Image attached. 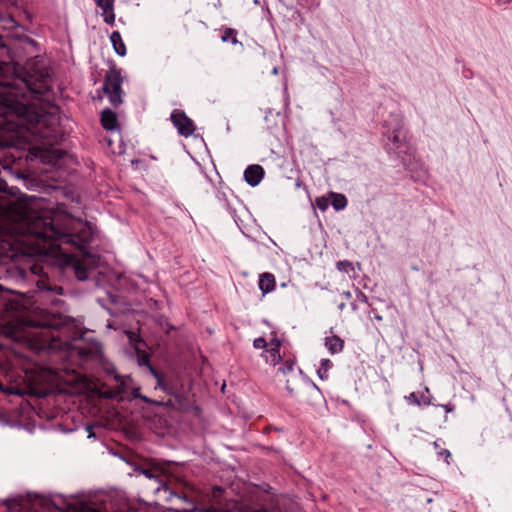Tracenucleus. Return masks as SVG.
Instances as JSON below:
<instances>
[{"label": "nucleus", "mask_w": 512, "mask_h": 512, "mask_svg": "<svg viewBox=\"0 0 512 512\" xmlns=\"http://www.w3.org/2000/svg\"><path fill=\"white\" fill-rule=\"evenodd\" d=\"M381 144L385 152L396 159L411 155L416 148L412 143V134L405 126L401 113H390L381 122Z\"/></svg>", "instance_id": "nucleus-1"}, {"label": "nucleus", "mask_w": 512, "mask_h": 512, "mask_svg": "<svg viewBox=\"0 0 512 512\" xmlns=\"http://www.w3.org/2000/svg\"><path fill=\"white\" fill-rule=\"evenodd\" d=\"M21 303L18 300H4L0 303V326L9 334L26 333L29 328L57 329L59 323L54 320H35L20 316Z\"/></svg>", "instance_id": "nucleus-2"}, {"label": "nucleus", "mask_w": 512, "mask_h": 512, "mask_svg": "<svg viewBox=\"0 0 512 512\" xmlns=\"http://www.w3.org/2000/svg\"><path fill=\"white\" fill-rule=\"evenodd\" d=\"M410 179L415 183L426 185L430 179V173L427 165L417 155V149L414 148L411 155L399 159Z\"/></svg>", "instance_id": "nucleus-3"}, {"label": "nucleus", "mask_w": 512, "mask_h": 512, "mask_svg": "<svg viewBox=\"0 0 512 512\" xmlns=\"http://www.w3.org/2000/svg\"><path fill=\"white\" fill-rule=\"evenodd\" d=\"M123 78L121 76V70L116 66L110 67L109 71L105 75L103 91L108 96L110 103L114 107H118L122 104V89Z\"/></svg>", "instance_id": "nucleus-4"}, {"label": "nucleus", "mask_w": 512, "mask_h": 512, "mask_svg": "<svg viewBox=\"0 0 512 512\" xmlns=\"http://www.w3.org/2000/svg\"><path fill=\"white\" fill-rule=\"evenodd\" d=\"M170 119L181 136L189 137L194 133L195 125L183 110L174 109Z\"/></svg>", "instance_id": "nucleus-5"}, {"label": "nucleus", "mask_w": 512, "mask_h": 512, "mask_svg": "<svg viewBox=\"0 0 512 512\" xmlns=\"http://www.w3.org/2000/svg\"><path fill=\"white\" fill-rule=\"evenodd\" d=\"M264 169L261 165H249L244 171L245 181L252 187L257 186L264 177Z\"/></svg>", "instance_id": "nucleus-6"}, {"label": "nucleus", "mask_w": 512, "mask_h": 512, "mask_svg": "<svg viewBox=\"0 0 512 512\" xmlns=\"http://www.w3.org/2000/svg\"><path fill=\"white\" fill-rule=\"evenodd\" d=\"M97 6L102 10L103 21L106 24L114 25L115 23V12L114 4L115 0H97Z\"/></svg>", "instance_id": "nucleus-7"}, {"label": "nucleus", "mask_w": 512, "mask_h": 512, "mask_svg": "<svg viewBox=\"0 0 512 512\" xmlns=\"http://www.w3.org/2000/svg\"><path fill=\"white\" fill-rule=\"evenodd\" d=\"M100 122L105 130L113 131L118 127L117 114L113 110L106 108L101 112Z\"/></svg>", "instance_id": "nucleus-8"}, {"label": "nucleus", "mask_w": 512, "mask_h": 512, "mask_svg": "<svg viewBox=\"0 0 512 512\" xmlns=\"http://www.w3.org/2000/svg\"><path fill=\"white\" fill-rule=\"evenodd\" d=\"M275 286V276L272 273L265 272L260 275L259 289L262 291L263 294L272 292L275 289Z\"/></svg>", "instance_id": "nucleus-9"}, {"label": "nucleus", "mask_w": 512, "mask_h": 512, "mask_svg": "<svg viewBox=\"0 0 512 512\" xmlns=\"http://www.w3.org/2000/svg\"><path fill=\"white\" fill-rule=\"evenodd\" d=\"M110 41H111L113 49L117 55H119L121 57L126 55V53H127L126 45H125L119 31H113L111 33Z\"/></svg>", "instance_id": "nucleus-10"}, {"label": "nucleus", "mask_w": 512, "mask_h": 512, "mask_svg": "<svg viewBox=\"0 0 512 512\" xmlns=\"http://www.w3.org/2000/svg\"><path fill=\"white\" fill-rule=\"evenodd\" d=\"M325 345L330 353L335 354L343 349L344 342L340 337L333 335L325 338Z\"/></svg>", "instance_id": "nucleus-11"}, {"label": "nucleus", "mask_w": 512, "mask_h": 512, "mask_svg": "<svg viewBox=\"0 0 512 512\" xmlns=\"http://www.w3.org/2000/svg\"><path fill=\"white\" fill-rule=\"evenodd\" d=\"M347 198L345 195L335 192H330V204L336 211L343 210L347 206Z\"/></svg>", "instance_id": "nucleus-12"}, {"label": "nucleus", "mask_w": 512, "mask_h": 512, "mask_svg": "<svg viewBox=\"0 0 512 512\" xmlns=\"http://www.w3.org/2000/svg\"><path fill=\"white\" fill-rule=\"evenodd\" d=\"M221 40L222 42H230L232 45L243 47V43L237 39V30L234 28H224Z\"/></svg>", "instance_id": "nucleus-13"}, {"label": "nucleus", "mask_w": 512, "mask_h": 512, "mask_svg": "<svg viewBox=\"0 0 512 512\" xmlns=\"http://www.w3.org/2000/svg\"><path fill=\"white\" fill-rule=\"evenodd\" d=\"M64 512H107L101 508L82 503L80 506L68 505Z\"/></svg>", "instance_id": "nucleus-14"}, {"label": "nucleus", "mask_w": 512, "mask_h": 512, "mask_svg": "<svg viewBox=\"0 0 512 512\" xmlns=\"http://www.w3.org/2000/svg\"><path fill=\"white\" fill-rule=\"evenodd\" d=\"M265 352L268 354L266 356V362L272 364L273 366H276L277 364L281 363L282 356L280 354V350L276 348H269L266 349Z\"/></svg>", "instance_id": "nucleus-15"}, {"label": "nucleus", "mask_w": 512, "mask_h": 512, "mask_svg": "<svg viewBox=\"0 0 512 512\" xmlns=\"http://www.w3.org/2000/svg\"><path fill=\"white\" fill-rule=\"evenodd\" d=\"M404 399L410 405L423 406L424 392H411L409 395L404 396Z\"/></svg>", "instance_id": "nucleus-16"}, {"label": "nucleus", "mask_w": 512, "mask_h": 512, "mask_svg": "<svg viewBox=\"0 0 512 512\" xmlns=\"http://www.w3.org/2000/svg\"><path fill=\"white\" fill-rule=\"evenodd\" d=\"M37 287L41 291H51L55 294H62V287L54 285L51 286L47 280L40 279L37 281Z\"/></svg>", "instance_id": "nucleus-17"}, {"label": "nucleus", "mask_w": 512, "mask_h": 512, "mask_svg": "<svg viewBox=\"0 0 512 512\" xmlns=\"http://www.w3.org/2000/svg\"><path fill=\"white\" fill-rule=\"evenodd\" d=\"M281 362L282 365L279 367V371L283 374H288L294 370L296 359L294 356H290L285 359L282 358Z\"/></svg>", "instance_id": "nucleus-18"}, {"label": "nucleus", "mask_w": 512, "mask_h": 512, "mask_svg": "<svg viewBox=\"0 0 512 512\" xmlns=\"http://www.w3.org/2000/svg\"><path fill=\"white\" fill-rule=\"evenodd\" d=\"M331 367V362L329 359H322L320 362V366L317 370L318 377L321 380H326L328 378V370Z\"/></svg>", "instance_id": "nucleus-19"}, {"label": "nucleus", "mask_w": 512, "mask_h": 512, "mask_svg": "<svg viewBox=\"0 0 512 512\" xmlns=\"http://www.w3.org/2000/svg\"><path fill=\"white\" fill-rule=\"evenodd\" d=\"M74 269H75V275L78 280L84 281L88 279V271L87 269L81 264L79 260H77L74 263Z\"/></svg>", "instance_id": "nucleus-20"}, {"label": "nucleus", "mask_w": 512, "mask_h": 512, "mask_svg": "<svg viewBox=\"0 0 512 512\" xmlns=\"http://www.w3.org/2000/svg\"><path fill=\"white\" fill-rule=\"evenodd\" d=\"M316 207L321 211H326L330 204V195L329 196H320L315 199Z\"/></svg>", "instance_id": "nucleus-21"}, {"label": "nucleus", "mask_w": 512, "mask_h": 512, "mask_svg": "<svg viewBox=\"0 0 512 512\" xmlns=\"http://www.w3.org/2000/svg\"><path fill=\"white\" fill-rule=\"evenodd\" d=\"M139 363L140 365H145V366H148L150 371L153 373V375H155L156 377H158V373L157 371L154 369V367L152 366L151 362H150V358H149V355L148 354H143L141 356H139Z\"/></svg>", "instance_id": "nucleus-22"}, {"label": "nucleus", "mask_w": 512, "mask_h": 512, "mask_svg": "<svg viewBox=\"0 0 512 512\" xmlns=\"http://www.w3.org/2000/svg\"><path fill=\"white\" fill-rule=\"evenodd\" d=\"M248 512H282L280 507L276 504L270 507L252 508Z\"/></svg>", "instance_id": "nucleus-23"}, {"label": "nucleus", "mask_w": 512, "mask_h": 512, "mask_svg": "<svg viewBox=\"0 0 512 512\" xmlns=\"http://www.w3.org/2000/svg\"><path fill=\"white\" fill-rule=\"evenodd\" d=\"M268 343L264 337H258L253 341V347L255 349H266Z\"/></svg>", "instance_id": "nucleus-24"}, {"label": "nucleus", "mask_w": 512, "mask_h": 512, "mask_svg": "<svg viewBox=\"0 0 512 512\" xmlns=\"http://www.w3.org/2000/svg\"><path fill=\"white\" fill-rule=\"evenodd\" d=\"M336 266H337V269L339 271H344V272H348V270L350 268H352V262L348 261V260H344V261H338L336 263Z\"/></svg>", "instance_id": "nucleus-25"}, {"label": "nucleus", "mask_w": 512, "mask_h": 512, "mask_svg": "<svg viewBox=\"0 0 512 512\" xmlns=\"http://www.w3.org/2000/svg\"><path fill=\"white\" fill-rule=\"evenodd\" d=\"M438 458H443L447 464H450L451 453L448 449H441L438 453Z\"/></svg>", "instance_id": "nucleus-26"}, {"label": "nucleus", "mask_w": 512, "mask_h": 512, "mask_svg": "<svg viewBox=\"0 0 512 512\" xmlns=\"http://www.w3.org/2000/svg\"><path fill=\"white\" fill-rule=\"evenodd\" d=\"M281 345L282 342L276 335L270 340V348H276L280 350Z\"/></svg>", "instance_id": "nucleus-27"}, {"label": "nucleus", "mask_w": 512, "mask_h": 512, "mask_svg": "<svg viewBox=\"0 0 512 512\" xmlns=\"http://www.w3.org/2000/svg\"><path fill=\"white\" fill-rule=\"evenodd\" d=\"M355 293H356V300L361 301V302H367L366 295L363 292H361L358 288L355 289Z\"/></svg>", "instance_id": "nucleus-28"}, {"label": "nucleus", "mask_w": 512, "mask_h": 512, "mask_svg": "<svg viewBox=\"0 0 512 512\" xmlns=\"http://www.w3.org/2000/svg\"><path fill=\"white\" fill-rule=\"evenodd\" d=\"M434 397L432 395H425L424 394V402H423V406H429V405H434Z\"/></svg>", "instance_id": "nucleus-29"}, {"label": "nucleus", "mask_w": 512, "mask_h": 512, "mask_svg": "<svg viewBox=\"0 0 512 512\" xmlns=\"http://www.w3.org/2000/svg\"><path fill=\"white\" fill-rule=\"evenodd\" d=\"M440 407H442L446 413H450L452 412L454 409H455V406L451 403H448V404H441L439 405Z\"/></svg>", "instance_id": "nucleus-30"}, {"label": "nucleus", "mask_w": 512, "mask_h": 512, "mask_svg": "<svg viewBox=\"0 0 512 512\" xmlns=\"http://www.w3.org/2000/svg\"><path fill=\"white\" fill-rule=\"evenodd\" d=\"M143 474L147 477V478H156L157 476L154 474V471L152 469H145L143 470Z\"/></svg>", "instance_id": "nucleus-31"}, {"label": "nucleus", "mask_w": 512, "mask_h": 512, "mask_svg": "<svg viewBox=\"0 0 512 512\" xmlns=\"http://www.w3.org/2000/svg\"><path fill=\"white\" fill-rule=\"evenodd\" d=\"M42 268L37 266V265H33L31 267V271L34 273V274H37L39 272V270H41Z\"/></svg>", "instance_id": "nucleus-32"}, {"label": "nucleus", "mask_w": 512, "mask_h": 512, "mask_svg": "<svg viewBox=\"0 0 512 512\" xmlns=\"http://www.w3.org/2000/svg\"><path fill=\"white\" fill-rule=\"evenodd\" d=\"M205 511L206 512H220V509L211 506V507L206 508Z\"/></svg>", "instance_id": "nucleus-33"}, {"label": "nucleus", "mask_w": 512, "mask_h": 512, "mask_svg": "<svg viewBox=\"0 0 512 512\" xmlns=\"http://www.w3.org/2000/svg\"><path fill=\"white\" fill-rule=\"evenodd\" d=\"M274 430V427L272 425H267L264 428L265 433H269L270 431Z\"/></svg>", "instance_id": "nucleus-34"}, {"label": "nucleus", "mask_w": 512, "mask_h": 512, "mask_svg": "<svg viewBox=\"0 0 512 512\" xmlns=\"http://www.w3.org/2000/svg\"><path fill=\"white\" fill-rule=\"evenodd\" d=\"M141 399H142L144 402H146V403H152V400H151V399H149V398H148V397H146V396H141Z\"/></svg>", "instance_id": "nucleus-35"}, {"label": "nucleus", "mask_w": 512, "mask_h": 512, "mask_svg": "<svg viewBox=\"0 0 512 512\" xmlns=\"http://www.w3.org/2000/svg\"><path fill=\"white\" fill-rule=\"evenodd\" d=\"M5 46H6V45H5V43H4L3 36H2V35H0V47H1V48H3V47H5Z\"/></svg>", "instance_id": "nucleus-36"}, {"label": "nucleus", "mask_w": 512, "mask_h": 512, "mask_svg": "<svg viewBox=\"0 0 512 512\" xmlns=\"http://www.w3.org/2000/svg\"><path fill=\"white\" fill-rule=\"evenodd\" d=\"M423 392L425 393V395H426V394H428V395H429V394H430V389L426 386V387L424 388V391H423Z\"/></svg>", "instance_id": "nucleus-37"}, {"label": "nucleus", "mask_w": 512, "mask_h": 512, "mask_svg": "<svg viewBox=\"0 0 512 512\" xmlns=\"http://www.w3.org/2000/svg\"><path fill=\"white\" fill-rule=\"evenodd\" d=\"M301 186H302V181L298 179L296 181V187H301Z\"/></svg>", "instance_id": "nucleus-38"}, {"label": "nucleus", "mask_w": 512, "mask_h": 512, "mask_svg": "<svg viewBox=\"0 0 512 512\" xmlns=\"http://www.w3.org/2000/svg\"><path fill=\"white\" fill-rule=\"evenodd\" d=\"M274 430L277 431V432H283L284 431L283 428H277V427H274Z\"/></svg>", "instance_id": "nucleus-39"}, {"label": "nucleus", "mask_w": 512, "mask_h": 512, "mask_svg": "<svg viewBox=\"0 0 512 512\" xmlns=\"http://www.w3.org/2000/svg\"><path fill=\"white\" fill-rule=\"evenodd\" d=\"M433 445H434V447H435L436 449H438V448H439L438 440H436V441L433 443Z\"/></svg>", "instance_id": "nucleus-40"}, {"label": "nucleus", "mask_w": 512, "mask_h": 512, "mask_svg": "<svg viewBox=\"0 0 512 512\" xmlns=\"http://www.w3.org/2000/svg\"><path fill=\"white\" fill-rule=\"evenodd\" d=\"M94 437L95 435L92 433V431L89 429V437Z\"/></svg>", "instance_id": "nucleus-41"}, {"label": "nucleus", "mask_w": 512, "mask_h": 512, "mask_svg": "<svg viewBox=\"0 0 512 512\" xmlns=\"http://www.w3.org/2000/svg\"><path fill=\"white\" fill-rule=\"evenodd\" d=\"M12 502H13V504H15V505H19V501H17V500H13Z\"/></svg>", "instance_id": "nucleus-42"}]
</instances>
